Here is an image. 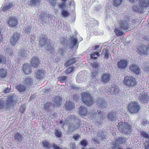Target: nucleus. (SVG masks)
<instances>
[{
  "label": "nucleus",
  "mask_w": 149,
  "mask_h": 149,
  "mask_svg": "<svg viewBox=\"0 0 149 149\" xmlns=\"http://www.w3.org/2000/svg\"><path fill=\"white\" fill-rule=\"evenodd\" d=\"M128 61L126 60L122 59L117 63L118 67L119 68L124 69L128 64Z\"/></svg>",
  "instance_id": "11"
},
{
  "label": "nucleus",
  "mask_w": 149,
  "mask_h": 149,
  "mask_svg": "<svg viewBox=\"0 0 149 149\" xmlns=\"http://www.w3.org/2000/svg\"><path fill=\"white\" fill-rule=\"evenodd\" d=\"M40 45L42 47H44L46 46L47 43L46 39L45 38H42L40 39L39 41Z\"/></svg>",
  "instance_id": "33"
},
{
  "label": "nucleus",
  "mask_w": 149,
  "mask_h": 149,
  "mask_svg": "<svg viewBox=\"0 0 149 149\" xmlns=\"http://www.w3.org/2000/svg\"><path fill=\"white\" fill-rule=\"evenodd\" d=\"M3 34H0V42H2L3 40Z\"/></svg>",
  "instance_id": "62"
},
{
  "label": "nucleus",
  "mask_w": 149,
  "mask_h": 149,
  "mask_svg": "<svg viewBox=\"0 0 149 149\" xmlns=\"http://www.w3.org/2000/svg\"><path fill=\"white\" fill-rule=\"evenodd\" d=\"M39 0H31L30 4L32 6H35L38 2Z\"/></svg>",
  "instance_id": "44"
},
{
  "label": "nucleus",
  "mask_w": 149,
  "mask_h": 149,
  "mask_svg": "<svg viewBox=\"0 0 149 149\" xmlns=\"http://www.w3.org/2000/svg\"><path fill=\"white\" fill-rule=\"evenodd\" d=\"M62 16L64 17H68L70 15L69 12L67 10L63 9L61 12Z\"/></svg>",
  "instance_id": "35"
},
{
  "label": "nucleus",
  "mask_w": 149,
  "mask_h": 149,
  "mask_svg": "<svg viewBox=\"0 0 149 149\" xmlns=\"http://www.w3.org/2000/svg\"><path fill=\"white\" fill-rule=\"evenodd\" d=\"M16 88L20 92H24L26 89V87L24 85L20 84L18 85Z\"/></svg>",
  "instance_id": "34"
},
{
  "label": "nucleus",
  "mask_w": 149,
  "mask_h": 149,
  "mask_svg": "<svg viewBox=\"0 0 149 149\" xmlns=\"http://www.w3.org/2000/svg\"><path fill=\"white\" fill-rule=\"evenodd\" d=\"M136 48V51L138 54L146 56L149 51V45L148 46L139 45Z\"/></svg>",
  "instance_id": "5"
},
{
  "label": "nucleus",
  "mask_w": 149,
  "mask_h": 149,
  "mask_svg": "<svg viewBox=\"0 0 149 149\" xmlns=\"http://www.w3.org/2000/svg\"><path fill=\"white\" fill-rule=\"evenodd\" d=\"M145 148L146 149H149V141L145 143Z\"/></svg>",
  "instance_id": "58"
},
{
  "label": "nucleus",
  "mask_w": 149,
  "mask_h": 149,
  "mask_svg": "<svg viewBox=\"0 0 149 149\" xmlns=\"http://www.w3.org/2000/svg\"><path fill=\"white\" fill-rule=\"evenodd\" d=\"M122 1L123 0H113V4L115 6H118L121 4Z\"/></svg>",
  "instance_id": "42"
},
{
  "label": "nucleus",
  "mask_w": 149,
  "mask_h": 149,
  "mask_svg": "<svg viewBox=\"0 0 149 149\" xmlns=\"http://www.w3.org/2000/svg\"><path fill=\"white\" fill-rule=\"evenodd\" d=\"M112 149H123L121 146H120L119 144L112 142V145L111 146Z\"/></svg>",
  "instance_id": "38"
},
{
  "label": "nucleus",
  "mask_w": 149,
  "mask_h": 149,
  "mask_svg": "<svg viewBox=\"0 0 149 149\" xmlns=\"http://www.w3.org/2000/svg\"><path fill=\"white\" fill-rule=\"evenodd\" d=\"M6 61V58L3 56H1L0 57V63L4 64Z\"/></svg>",
  "instance_id": "45"
},
{
  "label": "nucleus",
  "mask_w": 149,
  "mask_h": 149,
  "mask_svg": "<svg viewBox=\"0 0 149 149\" xmlns=\"http://www.w3.org/2000/svg\"><path fill=\"white\" fill-rule=\"evenodd\" d=\"M99 72L98 71H95L92 73L91 76L93 78L97 76H98Z\"/></svg>",
  "instance_id": "51"
},
{
  "label": "nucleus",
  "mask_w": 149,
  "mask_h": 149,
  "mask_svg": "<svg viewBox=\"0 0 149 149\" xmlns=\"http://www.w3.org/2000/svg\"><path fill=\"white\" fill-rule=\"evenodd\" d=\"M77 62V59L76 58L74 57L68 60L65 63V65L68 67V66L71 65Z\"/></svg>",
  "instance_id": "25"
},
{
  "label": "nucleus",
  "mask_w": 149,
  "mask_h": 149,
  "mask_svg": "<svg viewBox=\"0 0 149 149\" xmlns=\"http://www.w3.org/2000/svg\"><path fill=\"white\" fill-rule=\"evenodd\" d=\"M67 78V77L66 76H62L58 78V80L61 82H65L66 81Z\"/></svg>",
  "instance_id": "41"
},
{
  "label": "nucleus",
  "mask_w": 149,
  "mask_h": 149,
  "mask_svg": "<svg viewBox=\"0 0 149 149\" xmlns=\"http://www.w3.org/2000/svg\"><path fill=\"white\" fill-rule=\"evenodd\" d=\"M123 82L125 85L130 87H134L137 84V81L133 76H125Z\"/></svg>",
  "instance_id": "3"
},
{
  "label": "nucleus",
  "mask_w": 149,
  "mask_h": 149,
  "mask_svg": "<svg viewBox=\"0 0 149 149\" xmlns=\"http://www.w3.org/2000/svg\"><path fill=\"white\" fill-rule=\"evenodd\" d=\"M33 79L30 77H27L25 78L24 83L26 86L31 85L33 84Z\"/></svg>",
  "instance_id": "24"
},
{
  "label": "nucleus",
  "mask_w": 149,
  "mask_h": 149,
  "mask_svg": "<svg viewBox=\"0 0 149 149\" xmlns=\"http://www.w3.org/2000/svg\"><path fill=\"white\" fill-rule=\"evenodd\" d=\"M90 59L92 60L93 59H96L99 57L100 56L99 54V52H93L91 54H90Z\"/></svg>",
  "instance_id": "29"
},
{
  "label": "nucleus",
  "mask_w": 149,
  "mask_h": 149,
  "mask_svg": "<svg viewBox=\"0 0 149 149\" xmlns=\"http://www.w3.org/2000/svg\"><path fill=\"white\" fill-rule=\"evenodd\" d=\"M45 71L43 70H40L36 71L35 72L36 78L40 79H42L45 77Z\"/></svg>",
  "instance_id": "14"
},
{
  "label": "nucleus",
  "mask_w": 149,
  "mask_h": 149,
  "mask_svg": "<svg viewBox=\"0 0 149 149\" xmlns=\"http://www.w3.org/2000/svg\"><path fill=\"white\" fill-rule=\"evenodd\" d=\"M130 69L134 74H139L140 72V70L138 65L132 64L130 65Z\"/></svg>",
  "instance_id": "12"
},
{
  "label": "nucleus",
  "mask_w": 149,
  "mask_h": 149,
  "mask_svg": "<svg viewBox=\"0 0 149 149\" xmlns=\"http://www.w3.org/2000/svg\"><path fill=\"white\" fill-rule=\"evenodd\" d=\"M141 109V107L138 103L136 101H131L128 105L127 109L131 113H138Z\"/></svg>",
  "instance_id": "2"
},
{
  "label": "nucleus",
  "mask_w": 149,
  "mask_h": 149,
  "mask_svg": "<svg viewBox=\"0 0 149 149\" xmlns=\"http://www.w3.org/2000/svg\"><path fill=\"white\" fill-rule=\"evenodd\" d=\"M119 91L118 86L115 84L112 85L111 88L109 91L110 93L113 92L115 94H118Z\"/></svg>",
  "instance_id": "26"
},
{
  "label": "nucleus",
  "mask_w": 149,
  "mask_h": 149,
  "mask_svg": "<svg viewBox=\"0 0 149 149\" xmlns=\"http://www.w3.org/2000/svg\"><path fill=\"white\" fill-rule=\"evenodd\" d=\"M31 62L33 67H38L39 63V59L36 57H33L31 59Z\"/></svg>",
  "instance_id": "21"
},
{
  "label": "nucleus",
  "mask_w": 149,
  "mask_h": 149,
  "mask_svg": "<svg viewBox=\"0 0 149 149\" xmlns=\"http://www.w3.org/2000/svg\"><path fill=\"white\" fill-rule=\"evenodd\" d=\"M59 6L60 8H63L65 7L66 5L64 3H61L59 4Z\"/></svg>",
  "instance_id": "55"
},
{
  "label": "nucleus",
  "mask_w": 149,
  "mask_h": 149,
  "mask_svg": "<svg viewBox=\"0 0 149 149\" xmlns=\"http://www.w3.org/2000/svg\"><path fill=\"white\" fill-rule=\"evenodd\" d=\"M71 43L72 44L73 46H75L76 45L77 43V40L76 38H74L73 37H71Z\"/></svg>",
  "instance_id": "39"
},
{
  "label": "nucleus",
  "mask_w": 149,
  "mask_h": 149,
  "mask_svg": "<svg viewBox=\"0 0 149 149\" xmlns=\"http://www.w3.org/2000/svg\"><path fill=\"white\" fill-rule=\"evenodd\" d=\"M116 113L114 112H111L109 113L107 116L108 118L111 121L114 120L116 118Z\"/></svg>",
  "instance_id": "30"
},
{
  "label": "nucleus",
  "mask_w": 149,
  "mask_h": 149,
  "mask_svg": "<svg viewBox=\"0 0 149 149\" xmlns=\"http://www.w3.org/2000/svg\"><path fill=\"white\" fill-rule=\"evenodd\" d=\"M130 1L133 2V3H135L137 2L138 0H129Z\"/></svg>",
  "instance_id": "63"
},
{
  "label": "nucleus",
  "mask_w": 149,
  "mask_h": 149,
  "mask_svg": "<svg viewBox=\"0 0 149 149\" xmlns=\"http://www.w3.org/2000/svg\"><path fill=\"white\" fill-rule=\"evenodd\" d=\"M34 36V35H33V36L31 37V42H33L34 41V40L36 39V38Z\"/></svg>",
  "instance_id": "60"
},
{
  "label": "nucleus",
  "mask_w": 149,
  "mask_h": 149,
  "mask_svg": "<svg viewBox=\"0 0 149 149\" xmlns=\"http://www.w3.org/2000/svg\"><path fill=\"white\" fill-rule=\"evenodd\" d=\"M82 100L87 106L91 105L93 103V100L90 94L86 92H84L81 95Z\"/></svg>",
  "instance_id": "4"
},
{
  "label": "nucleus",
  "mask_w": 149,
  "mask_h": 149,
  "mask_svg": "<svg viewBox=\"0 0 149 149\" xmlns=\"http://www.w3.org/2000/svg\"><path fill=\"white\" fill-rule=\"evenodd\" d=\"M62 102L61 98L56 96V107L61 105Z\"/></svg>",
  "instance_id": "40"
},
{
  "label": "nucleus",
  "mask_w": 149,
  "mask_h": 149,
  "mask_svg": "<svg viewBox=\"0 0 149 149\" xmlns=\"http://www.w3.org/2000/svg\"><path fill=\"white\" fill-rule=\"evenodd\" d=\"M103 54L104 56V58L107 59H108L111 55L109 51L107 49H104L103 50Z\"/></svg>",
  "instance_id": "32"
},
{
  "label": "nucleus",
  "mask_w": 149,
  "mask_h": 149,
  "mask_svg": "<svg viewBox=\"0 0 149 149\" xmlns=\"http://www.w3.org/2000/svg\"><path fill=\"white\" fill-rule=\"evenodd\" d=\"M76 119L79 120L78 119H77L75 115H71L70 116L67 117V118H66L65 121L61 120L59 121V123L61 124L64 126L65 125H66L69 124L70 121Z\"/></svg>",
  "instance_id": "10"
},
{
  "label": "nucleus",
  "mask_w": 149,
  "mask_h": 149,
  "mask_svg": "<svg viewBox=\"0 0 149 149\" xmlns=\"http://www.w3.org/2000/svg\"><path fill=\"white\" fill-rule=\"evenodd\" d=\"M14 138L15 140L19 142H21L23 139L22 136L19 133H15L14 135Z\"/></svg>",
  "instance_id": "27"
},
{
  "label": "nucleus",
  "mask_w": 149,
  "mask_h": 149,
  "mask_svg": "<svg viewBox=\"0 0 149 149\" xmlns=\"http://www.w3.org/2000/svg\"><path fill=\"white\" fill-rule=\"evenodd\" d=\"M3 103L0 100V108H1L3 107Z\"/></svg>",
  "instance_id": "64"
},
{
  "label": "nucleus",
  "mask_w": 149,
  "mask_h": 149,
  "mask_svg": "<svg viewBox=\"0 0 149 149\" xmlns=\"http://www.w3.org/2000/svg\"><path fill=\"white\" fill-rule=\"evenodd\" d=\"M88 142L87 140H81L79 143V144L83 146H86L88 144Z\"/></svg>",
  "instance_id": "43"
},
{
  "label": "nucleus",
  "mask_w": 149,
  "mask_h": 149,
  "mask_svg": "<svg viewBox=\"0 0 149 149\" xmlns=\"http://www.w3.org/2000/svg\"><path fill=\"white\" fill-rule=\"evenodd\" d=\"M111 74L109 73H103L101 77V80L104 83L107 82L110 80Z\"/></svg>",
  "instance_id": "16"
},
{
  "label": "nucleus",
  "mask_w": 149,
  "mask_h": 149,
  "mask_svg": "<svg viewBox=\"0 0 149 149\" xmlns=\"http://www.w3.org/2000/svg\"><path fill=\"white\" fill-rule=\"evenodd\" d=\"M118 130L121 132L126 134H130L132 132V125L127 122H120L118 123Z\"/></svg>",
  "instance_id": "1"
},
{
  "label": "nucleus",
  "mask_w": 149,
  "mask_h": 149,
  "mask_svg": "<svg viewBox=\"0 0 149 149\" xmlns=\"http://www.w3.org/2000/svg\"><path fill=\"white\" fill-rule=\"evenodd\" d=\"M74 70V68L73 67H70L65 70V72L67 73H70L73 72Z\"/></svg>",
  "instance_id": "46"
},
{
  "label": "nucleus",
  "mask_w": 149,
  "mask_h": 149,
  "mask_svg": "<svg viewBox=\"0 0 149 149\" xmlns=\"http://www.w3.org/2000/svg\"><path fill=\"white\" fill-rule=\"evenodd\" d=\"M126 140V139L125 137L122 138L119 137L116 138L113 142L117 144H124L125 143Z\"/></svg>",
  "instance_id": "20"
},
{
  "label": "nucleus",
  "mask_w": 149,
  "mask_h": 149,
  "mask_svg": "<svg viewBox=\"0 0 149 149\" xmlns=\"http://www.w3.org/2000/svg\"><path fill=\"white\" fill-rule=\"evenodd\" d=\"M79 112L81 116H85L87 115L88 110L87 108L81 106L79 108Z\"/></svg>",
  "instance_id": "19"
},
{
  "label": "nucleus",
  "mask_w": 149,
  "mask_h": 149,
  "mask_svg": "<svg viewBox=\"0 0 149 149\" xmlns=\"http://www.w3.org/2000/svg\"><path fill=\"white\" fill-rule=\"evenodd\" d=\"M132 8L134 12H137L139 10L138 7L136 6H133Z\"/></svg>",
  "instance_id": "54"
},
{
  "label": "nucleus",
  "mask_w": 149,
  "mask_h": 149,
  "mask_svg": "<svg viewBox=\"0 0 149 149\" xmlns=\"http://www.w3.org/2000/svg\"><path fill=\"white\" fill-rule=\"evenodd\" d=\"M31 27L30 26H28L26 27L25 29V31L27 33L30 32L31 30Z\"/></svg>",
  "instance_id": "56"
},
{
  "label": "nucleus",
  "mask_w": 149,
  "mask_h": 149,
  "mask_svg": "<svg viewBox=\"0 0 149 149\" xmlns=\"http://www.w3.org/2000/svg\"><path fill=\"white\" fill-rule=\"evenodd\" d=\"M141 135L145 138L148 139H149V135L144 131L141 132Z\"/></svg>",
  "instance_id": "47"
},
{
  "label": "nucleus",
  "mask_w": 149,
  "mask_h": 149,
  "mask_svg": "<svg viewBox=\"0 0 149 149\" xmlns=\"http://www.w3.org/2000/svg\"><path fill=\"white\" fill-rule=\"evenodd\" d=\"M119 24L120 28L122 30H126L130 29V25L126 20H120Z\"/></svg>",
  "instance_id": "9"
},
{
  "label": "nucleus",
  "mask_w": 149,
  "mask_h": 149,
  "mask_svg": "<svg viewBox=\"0 0 149 149\" xmlns=\"http://www.w3.org/2000/svg\"><path fill=\"white\" fill-rule=\"evenodd\" d=\"M104 114H103L102 113H101V112H98V116L100 118V122L99 121H97V123L99 125H101V123L103 122V121L102 120V119H103V116L104 115Z\"/></svg>",
  "instance_id": "37"
},
{
  "label": "nucleus",
  "mask_w": 149,
  "mask_h": 149,
  "mask_svg": "<svg viewBox=\"0 0 149 149\" xmlns=\"http://www.w3.org/2000/svg\"><path fill=\"white\" fill-rule=\"evenodd\" d=\"M80 137V136L79 134H77L73 136V138L74 139V140L76 141L79 139Z\"/></svg>",
  "instance_id": "57"
},
{
  "label": "nucleus",
  "mask_w": 149,
  "mask_h": 149,
  "mask_svg": "<svg viewBox=\"0 0 149 149\" xmlns=\"http://www.w3.org/2000/svg\"><path fill=\"white\" fill-rule=\"evenodd\" d=\"M28 56V54L25 50L22 51L21 53V56L22 57H26Z\"/></svg>",
  "instance_id": "48"
},
{
  "label": "nucleus",
  "mask_w": 149,
  "mask_h": 149,
  "mask_svg": "<svg viewBox=\"0 0 149 149\" xmlns=\"http://www.w3.org/2000/svg\"><path fill=\"white\" fill-rule=\"evenodd\" d=\"M97 105L100 107H102L106 106V103L104 100L99 99L97 100Z\"/></svg>",
  "instance_id": "28"
},
{
  "label": "nucleus",
  "mask_w": 149,
  "mask_h": 149,
  "mask_svg": "<svg viewBox=\"0 0 149 149\" xmlns=\"http://www.w3.org/2000/svg\"><path fill=\"white\" fill-rule=\"evenodd\" d=\"M51 104L50 103H47L44 106V109L47 111H49Z\"/></svg>",
  "instance_id": "49"
},
{
  "label": "nucleus",
  "mask_w": 149,
  "mask_h": 149,
  "mask_svg": "<svg viewBox=\"0 0 149 149\" xmlns=\"http://www.w3.org/2000/svg\"><path fill=\"white\" fill-rule=\"evenodd\" d=\"M42 144L43 147L45 149L52 147L53 149H56V145L54 144L53 145L52 144L46 141H43L42 142Z\"/></svg>",
  "instance_id": "18"
},
{
  "label": "nucleus",
  "mask_w": 149,
  "mask_h": 149,
  "mask_svg": "<svg viewBox=\"0 0 149 149\" xmlns=\"http://www.w3.org/2000/svg\"><path fill=\"white\" fill-rule=\"evenodd\" d=\"M65 107L69 110L74 109L75 108L74 104L70 101H67L65 104Z\"/></svg>",
  "instance_id": "22"
},
{
  "label": "nucleus",
  "mask_w": 149,
  "mask_h": 149,
  "mask_svg": "<svg viewBox=\"0 0 149 149\" xmlns=\"http://www.w3.org/2000/svg\"><path fill=\"white\" fill-rule=\"evenodd\" d=\"M7 22L8 26L12 28L17 26L18 22V18L14 16L9 17L7 19Z\"/></svg>",
  "instance_id": "6"
},
{
  "label": "nucleus",
  "mask_w": 149,
  "mask_h": 149,
  "mask_svg": "<svg viewBox=\"0 0 149 149\" xmlns=\"http://www.w3.org/2000/svg\"><path fill=\"white\" fill-rule=\"evenodd\" d=\"M22 71L25 74H29L32 72L31 66L27 63L23 65Z\"/></svg>",
  "instance_id": "13"
},
{
  "label": "nucleus",
  "mask_w": 149,
  "mask_h": 149,
  "mask_svg": "<svg viewBox=\"0 0 149 149\" xmlns=\"http://www.w3.org/2000/svg\"><path fill=\"white\" fill-rule=\"evenodd\" d=\"M16 96L15 95L13 94L10 95L7 100V105L9 107L13 106L16 102Z\"/></svg>",
  "instance_id": "7"
},
{
  "label": "nucleus",
  "mask_w": 149,
  "mask_h": 149,
  "mask_svg": "<svg viewBox=\"0 0 149 149\" xmlns=\"http://www.w3.org/2000/svg\"><path fill=\"white\" fill-rule=\"evenodd\" d=\"M20 33L18 32L14 33L11 38L10 42L12 46H15L17 41L18 40L20 36Z\"/></svg>",
  "instance_id": "8"
},
{
  "label": "nucleus",
  "mask_w": 149,
  "mask_h": 149,
  "mask_svg": "<svg viewBox=\"0 0 149 149\" xmlns=\"http://www.w3.org/2000/svg\"><path fill=\"white\" fill-rule=\"evenodd\" d=\"M117 36H119L125 35V33L121 30L118 28H116L114 30Z\"/></svg>",
  "instance_id": "31"
},
{
  "label": "nucleus",
  "mask_w": 149,
  "mask_h": 149,
  "mask_svg": "<svg viewBox=\"0 0 149 149\" xmlns=\"http://www.w3.org/2000/svg\"><path fill=\"white\" fill-rule=\"evenodd\" d=\"M139 99L143 102L148 103L149 98L148 96L145 93H142L139 95Z\"/></svg>",
  "instance_id": "15"
},
{
  "label": "nucleus",
  "mask_w": 149,
  "mask_h": 149,
  "mask_svg": "<svg viewBox=\"0 0 149 149\" xmlns=\"http://www.w3.org/2000/svg\"><path fill=\"white\" fill-rule=\"evenodd\" d=\"M7 70L4 69H0V77L1 78H4L6 75Z\"/></svg>",
  "instance_id": "36"
},
{
  "label": "nucleus",
  "mask_w": 149,
  "mask_h": 149,
  "mask_svg": "<svg viewBox=\"0 0 149 149\" xmlns=\"http://www.w3.org/2000/svg\"><path fill=\"white\" fill-rule=\"evenodd\" d=\"M19 111L22 113H23L25 111V107L24 106H21L19 108Z\"/></svg>",
  "instance_id": "53"
},
{
  "label": "nucleus",
  "mask_w": 149,
  "mask_h": 149,
  "mask_svg": "<svg viewBox=\"0 0 149 149\" xmlns=\"http://www.w3.org/2000/svg\"><path fill=\"white\" fill-rule=\"evenodd\" d=\"M13 4H10L9 3H5L2 7V8L3 10L5 12L7 11L10 10H13Z\"/></svg>",
  "instance_id": "17"
},
{
  "label": "nucleus",
  "mask_w": 149,
  "mask_h": 149,
  "mask_svg": "<svg viewBox=\"0 0 149 149\" xmlns=\"http://www.w3.org/2000/svg\"><path fill=\"white\" fill-rule=\"evenodd\" d=\"M65 51L63 50V49H61L59 51V52L60 53V54L62 55H63L64 53H65Z\"/></svg>",
  "instance_id": "59"
},
{
  "label": "nucleus",
  "mask_w": 149,
  "mask_h": 149,
  "mask_svg": "<svg viewBox=\"0 0 149 149\" xmlns=\"http://www.w3.org/2000/svg\"><path fill=\"white\" fill-rule=\"evenodd\" d=\"M148 121L146 120H145L143 121V122H142V124L143 125H146L147 124H148Z\"/></svg>",
  "instance_id": "61"
},
{
  "label": "nucleus",
  "mask_w": 149,
  "mask_h": 149,
  "mask_svg": "<svg viewBox=\"0 0 149 149\" xmlns=\"http://www.w3.org/2000/svg\"><path fill=\"white\" fill-rule=\"evenodd\" d=\"M139 3L141 7L146 8L149 6V0H139Z\"/></svg>",
  "instance_id": "23"
},
{
  "label": "nucleus",
  "mask_w": 149,
  "mask_h": 149,
  "mask_svg": "<svg viewBox=\"0 0 149 149\" xmlns=\"http://www.w3.org/2000/svg\"><path fill=\"white\" fill-rule=\"evenodd\" d=\"M62 136V133L61 132L56 130V137L59 138H61Z\"/></svg>",
  "instance_id": "50"
},
{
  "label": "nucleus",
  "mask_w": 149,
  "mask_h": 149,
  "mask_svg": "<svg viewBox=\"0 0 149 149\" xmlns=\"http://www.w3.org/2000/svg\"><path fill=\"white\" fill-rule=\"evenodd\" d=\"M98 64L96 62L91 63V66L93 68H97L98 67Z\"/></svg>",
  "instance_id": "52"
}]
</instances>
